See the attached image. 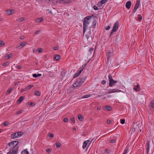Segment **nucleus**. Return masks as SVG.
Returning <instances> with one entry per match:
<instances>
[{
	"label": "nucleus",
	"instance_id": "nucleus-1",
	"mask_svg": "<svg viewBox=\"0 0 154 154\" xmlns=\"http://www.w3.org/2000/svg\"><path fill=\"white\" fill-rule=\"evenodd\" d=\"M19 143V142L17 141H13L9 143L6 146V147L5 150H10L11 151L12 149V150L16 151H18L19 149L17 144Z\"/></svg>",
	"mask_w": 154,
	"mask_h": 154
},
{
	"label": "nucleus",
	"instance_id": "nucleus-2",
	"mask_svg": "<svg viewBox=\"0 0 154 154\" xmlns=\"http://www.w3.org/2000/svg\"><path fill=\"white\" fill-rule=\"evenodd\" d=\"M92 16H88L85 17L83 21V35H84L85 33L88 28V25L91 22L90 19Z\"/></svg>",
	"mask_w": 154,
	"mask_h": 154
},
{
	"label": "nucleus",
	"instance_id": "nucleus-3",
	"mask_svg": "<svg viewBox=\"0 0 154 154\" xmlns=\"http://www.w3.org/2000/svg\"><path fill=\"white\" fill-rule=\"evenodd\" d=\"M23 133L21 132H18L16 133H13L11 136V137L12 139H14L18 138L21 136Z\"/></svg>",
	"mask_w": 154,
	"mask_h": 154
},
{
	"label": "nucleus",
	"instance_id": "nucleus-4",
	"mask_svg": "<svg viewBox=\"0 0 154 154\" xmlns=\"http://www.w3.org/2000/svg\"><path fill=\"white\" fill-rule=\"evenodd\" d=\"M119 26V23L118 22H116V23H115L114 24V26L112 29V30L110 36L111 35H112V33L113 32H116L117 30L118 29V27Z\"/></svg>",
	"mask_w": 154,
	"mask_h": 154
},
{
	"label": "nucleus",
	"instance_id": "nucleus-5",
	"mask_svg": "<svg viewBox=\"0 0 154 154\" xmlns=\"http://www.w3.org/2000/svg\"><path fill=\"white\" fill-rule=\"evenodd\" d=\"M139 3H140V0H137L136 2V3L134 7V9L133 11L132 14H134L136 12L137 9L138 8L139 6Z\"/></svg>",
	"mask_w": 154,
	"mask_h": 154
},
{
	"label": "nucleus",
	"instance_id": "nucleus-6",
	"mask_svg": "<svg viewBox=\"0 0 154 154\" xmlns=\"http://www.w3.org/2000/svg\"><path fill=\"white\" fill-rule=\"evenodd\" d=\"M77 81L78 82L79 86H80L85 82V78H80L79 79H78Z\"/></svg>",
	"mask_w": 154,
	"mask_h": 154
},
{
	"label": "nucleus",
	"instance_id": "nucleus-7",
	"mask_svg": "<svg viewBox=\"0 0 154 154\" xmlns=\"http://www.w3.org/2000/svg\"><path fill=\"white\" fill-rule=\"evenodd\" d=\"M140 124H137V123L134 124L133 126V128L135 131H138L140 127Z\"/></svg>",
	"mask_w": 154,
	"mask_h": 154
},
{
	"label": "nucleus",
	"instance_id": "nucleus-8",
	"mask_svg": "<svg viewBox=\"0 0 154 154\" xmlns=\"http://www.w3.org/2000/svg\"><path fill=\"white\" fill-rule=\"evenodd\" d=\"M121 90L117 89H110L109 90L108 93L109 94H111L116 92H120L121 91Z\"/></svg>",
	"mask_w": 154,
	"mask_h": 154
},
{
	"label": "nucleus",
	"instance_id": "nucleus-9",
	"mask_svg": "<svg viewBox=\"0 0 154 154\" xmlns=\"http://www.w3.org/2000/svg\"><path fill=\"white\" fill-rule=\"evenodd\" d=\"M26 44V43L25 42H23L20 44H19L17 46V48L20 49L22 48Z\"/></svg>",
	"mask_w": 154,
	"mask_h": 154
},
{
	"label": "nucleus",
	"instance_id": "nucleus-10",
	"mask_svg": "<svg viewBox=\"0 0 154 154\" xmlns=\"http://www.w3.org/2000/svg\"><path fill=\"white\" fill-rule=\"evenodd\" d=\"M117 82L118 81H115L113 79L109 82V85L110 87H112L113 86L115 83H117Z\"/></svg>",
	"mask_w": 154,
	"mask_h": 154
},
{
	"label": "nucleus",
	"instance_id": "nucleus-11",
	"mask_svg": "<svg viewBox=\"0 0 154 154\" xmlns=\"http://www.w3.org/2000/svg\"><path fill=\"white\" fill-rule=\"evenodd\" d=\"M131 5V1H128L126 3V7L128 9H130Z\"/></svg>",
	"mask_w": 154,
	"mask_h": 154
},
{
	"label": "nucleus",
	"instance_id": "nucleus-12",
	"mask_svg": "<svg viewBox=\"0 0 154 154\" xmlns=\"http://www.w3.org/2000/svg\"><path fill=\"white\" fill-rule=\"evenodd\" d=\"M87 38V40L88 41L89 39L90 38H91V34L90 32H89L88 33L85 35V33L84 35Z\"/></svg>",
	"mask_w": 154,
	"mask_h": 154
},
{
	"label": "nucleus",
	"instance_id": "nucleus-13",
	"mask_svg": "<svg viewBox=\"0 0 154 154\" xmlns=\"http://www.w3.org/2000/svg\"><path fill=\"white\" fill-rule=\"evenodd\" d=\"M14 11L13 9L8 10L7 11V14L8 15H11L12 14L14 13Z\"/></svg>",
	"mask_w": 154,
	"mask_h": 154
},
{
	"label": "nucleus",
	"instance_id": "nucleus-14",
	"mask_svg": "<svg viewBox=\"0 0 154 154\" xmlns=\"http://www.w3.org/2000/svg\"><path fill=\"white\" fill-rule=\"evenodd\" d=\"M149 142L148 140H147L146 141V152L147 154H148L149 150Z\"/></svg>",
	"mask_w": 154,
	"mask_h": 154
},
{
	"label": "nucleus",
	"instance_id": "nucleus-15",
	"mask_svg": "<svg viewBox=\"0 0 154 154\" xmlns=\"http://www.w3.org/2000/svg\"><path fill=\"white\" fill-rule=\"evenodd\" d=\"M88 140H86L84 141L83 143L82 148L83 149L85 148L87 146V144L88 143Z\"/></svg>",
	"mask_w": 154,
	"mask_h": 154
},
{
	"label": "nucleus",
	"instance_id": "nucleus-16",
	"mask_svg": "<svg viewBox=\"0 0 154 154\" xmlns=\"http://www.w3.org/2000/svg\"><path fill=\"white\" fill-rule=\"evenodd\" d=\"M24 98V97H20L18 98V99L17 100V101L19 103H20L23 100Z\"/></svg>",
	"mask_w": 154,
	"mask_h": 154
},
{
	"label": "nucleus",
	"instance_id": "nucleus-17",
	"mask_svg": "<svg viewBox=\"0 0 154 154\" xmlns=\"http://www.w3.org/2000/svg\"><path fill=\"white\" fill-rule=\"evenodd\" d=\"M73 86L74 88H76L80 86L79 84L77 81H76L75 83L73 84Z\"/></svg>",
	"mask_w": 154,
	"mask_h": 154
},
{
	"label": "nucleus",
	"instance_id": "nucleus-18",
	"mask_svg": "<svg viewBox=\"0 0 154 154\" xmlns=\"http://www.w3.org/2000/svg\"><path fill=\"white\" fill-rule=\"evenodd\" d=\"M60 56L58 54L55 55L54 56V59L56 60H60Z\"/></svg>",
	"mask_w": 154,
	"mask_h": 154
},
{
	"label": "nucleus",
	"instance_id": "nucleus-19",
	"mask_svg": "<svg viewBox=\"0 0 154 154\" xmlns=\"http://www.w3.org/2000/svg\"><path fill=\"white\" fill-rule=\"evenodd\" d=\"M24 19L25 18L24 17H21L20 18L17 19L16 20V21L17 22H21L24 20Z\"/></svg>",
	"mask_w": 154,
	"mask_h": 154
},
{
	"label": "nucleus",
	"instance_id": "nucleus-20",
	"mask_svg": "<svg viewBox=\"0 0 154 154\" xmlns=\"http://www.w3.org/2000/svg\"><path fill=\"white\" fill-rule=\"evenodd\" d=\"M21 154H29V152L27 149H26L21 152Z\"/></svg>",
	"mask_w": 154,
	"mask_h": 154
},
{
	"label": "nucleus",
	"instance_id": "nucleus-21",
	"mask_svg": "<svg viewBox=\"0 0 154 154\" xmlns=\"http://www.w3.org/2000/svg\"><path fill=\"white\" fill-rule=\"evenodd\" d=\"M41 75H42L41 74H36L35 73L33 74V77L35 78H37L38 77L41 76Z\"/></svg>",
	"mask_w": 154,
	"mask_h": 154
},
{
	"label": "nucleus",
	"instance_id": "nucleus-22",
	"mask_svg": "<svg viewBox=\"0 0 154 154\" xmlns=\"http://www.w3.org/2000/svg\"><path fill=\"white\" fill-rule=\"evenodd\" d=\"M43 18L42 17H40L36 19V21L37 23H40L43 21Z\"/></svg>",
	"mask_w": 154,
	"mask_h": 154
},
{
	"label": "nucleus",
	"instance_id": "nucleus-23",
	"mask_svg": "<svg viewBox=\"0 0 154 154\" xmlns=\"http://www.w3.org/2000/svg\"><path fill=\"white\" fill-rule=\"evenodd\" d=\"M106 109L108 111H110L112 110V107L109 106H106L105 107Z\"/></svg>",
	"mask_w": 154,
	"mask_h": 154
},
{
	"label": "nucleus",
	"instance_id": "nucleus-24",
	"mask_svg": "<svg viewBox=\"0 0 154 154\" xmlns=\"http://www.w3.org/2000/svg\"><path fill=\"white\" fill-rule=\"evenodd\" d=\"M83 117L81 115H78V119L79 121H82L83 120Z\"/></svg>",
	"mask_w": 154,
	"mask_h": 154
},
{
	"label": "nucleus",
	"instance_id": "nucleus-25",
	"mask_svg": "<svg viewBox=\"0 0 154 154\" xmlns=\"http://www.w3.org/2000/svg\"><path fill=\"white\" fill-rule=\"evenodd\" d=\"M18 151H14L12 150V152H11L10 151H9L7 152V154H17Z\"/></svg>",
	"mask_w": 154,
	"mask_h": 154
},
{
	"label": "nucleus",
	"instance_id": "nucleus-26",
	"mask_svg": "<svg viewBox=\"0 0 154 154\" xmlns=\"http://www.w3.org/2000/svg\"><path fill=\"white\" fill-rule=\"evenodd\" d=\"M97 23V20H94L93 22L92 27H94L96 26V24Z\"/></svg>",
	"mask_w": 154,
	"mask_h": 154
},
{
	"label": "nucleus",
	"instance_id": "nucleus-27",
	"mask_svg": "<svg viewBox=\"0 0 154 154\" xmlns=\"http://www.w3.org/2000/svg\"><path fill=\"white\" fill-rule=\"evenodd\" d=\"M91 96V95L90 94H87L83 96L82 97H81L82 99L84 98H87L89 97H90Z\"/></svg>",
	"mask_w": 154,
	"mask_h": 154
},
{
	"label": "nucleus",
	"instance_id": "nucleus-28",
	"mask_svg": "<svg viewBox=\"0 0 154 154\" xmlns=\"http://www.w3.org/2000/svg\"><path fill=\"white\" fill-rule=\"evenodd\" d=\"M83 71V69L82 68H80L79 69V70H78V71L77 72H76V73L79 75V74H80L82 72V71Z\"/></svg>",
	"mask_w": 154,
	"mask_h": 154
},
{
	"label": "nucleus",
	"instance_id": "nucleus-29",
	"mask_svg": "<svg viewBox=\"0 0 154 154\" xmlns=\"http://www.w3.org/2000/svg\"><path fill=\"white\" fill-rule=\"evenodd\" d=\"M35 94L37 96H39L41 95V93L38 91H35Z\"/></svg>",
	"mask_w": 154,
	"mask_h": 154
},
{
	"label": "nucleus",
	"instance_id": "nucleus-30",
	"mask_svg": "<svg viewBox=\"0 0 154 154\" xmlns=\"http://www.w3.org/2000/svg\"><path fill=\"white\" fill-rule=\"evenodd\" d=\"M23 110H22V109L20 110H19L18 111L16 112L15 113V114L16 115H17L18 114H21L23 112Z\"/></svg>",
	"mask_w": 154,
	"mask_h": 154
},
{
	"label": "nucleus",
	"instance_id": "nucleus-31",
	"mask_svg": "<svg viewBox=\"0 0 154 154\" xmlns=\"http://www.w3.org/2000/svg\"><path fill=\"white\" fill-rule=\"evenodd\" d=\"M33 86V85H29L27 86L26 88V89L27 90H29Z\"/></svg>",
	"mask_w": 154,
	"mask_h": 154
},
{
	"label": "nucleus",
	"instance_id": "nucleus-32",
	"mask_svg": "<svg viewBox=\"0 0 154 154\" xmlns=\"http://www.w3.org/2000/svg\"><path fill=\"white\" fill-rule=\"evenodd\" d=\"M58 1L60 2L66 3L69 1V0H57Z\"/></svg>",
	"mask_w": 154,
	"mask_h": 154
},
{
	"label": "nucleus",
	"instance_id": "nucleus-33",
	"mask_svg": "<svg viewBox=\"0 0 154 154\" xmlns=\"http://www.w3.org/2000/svg\"><path fill=\"white\" fill-rule=\"evenodd\" d=\"M9 63V62H7L3 63V64H2V66H6L8 65Z\"/></svg>",
	"mask_w": 154,
	"mask_h": 154
},
{
	"label": "nucleus",
	"instance_id": "nucleus-34",
	"mask_svg": "<svg viewBox=\"0 0 154 154\" xmlns=\"http://www.w3.org/2000/svg\"><path fill=\"white\" fill-rule=\"evenodd\" d=\"M111 56V53L110 52H108V53L106 54L107 57L108 59Z\"/></svg>",
	"mask_w": 154,
	"mask_h": 154
},
{
	"label": "nucleus",
	"instance_id": "nucleus-35",
	"mask_svg": "<svg viewBox=\"0 0 154 154\" xmlns=\"http://www.w3.org/2000/svg\"><path fill=\"white\" fill-rule=\"evenodd\" d=\"M56 145L57 147H60L61 146V144L58 141L56 143Z\"/></svg>",
	"mask_w": 154,
	"mask_h": 154
},
{
	"label": "nucleus",
	"instance_id": "nucleus-36",
	"mask_svg": "<svg viewBox=\"0 0 154 154\" xmlns=\"http://www.w3.org/2000/svg\"><path fill=\"white\" fill-rule=\"evenodd\" d=\"M5 43H4L3 41H0V46H4Z\"/></svg>",
	"mask_w": 154,
	"mask_h": 154
},
{
	"label": "nucleus",
	"instance_id": "nucleus-37",
	"mask_svg": "<svg viewBox=\"0 0 154 154\" xmlns=\"http://www.w3.org/2000/svg\"><path fill=\"white\" fill-rule=\"evenodd\" d=\"M109 82L112 80H113L112 78V76H111V75H109Z\"/></svg>",
	"mask_w": 154,
	"mask_h": 154
},
{
	"label": "nucleus",
	"instance_id": "nucleus-38",
	"mask_svg": "<svg viewBox=\"0 0 154 154\" xmlns=\"http://www.w3.org/2000/svg\"><path fill=\"white\" fill-rule=\"evenodd\" d=\"M54 136V134L52 133H51L49 135V137L50 138H53Z\"/></svg>",
	"mask_w": 154,
	"mask_h": 154
},
{
	"label": "nucleus",
	"instance_id": "nucleus-39",
	"mask_svg": "<svg viewBox=\"0 0 154 154\" xmlns=\"http://www.w3.org/2000/svg\"><path fill=\"white\" fill-rule=\"evenodd\" d=\"M108 0H102L100 2L103 4L105 3Z\"/></svg>",
	"mask_w": 154,
	"mask_h": 154
},
{
	"label": "nucleus",
	"instance_id": "nucleus-40",
	"mask_svg": "<svg viewBox=\"0 0 154 154\" xmlns=\"http://www.w3.org/2000/svg\"><path fill=\"white\" fill-rule=\"evenodd\" d=\"M51 150L50 148H47L46 149V151L48 153H49L50 152H51Z\"/></svg>",
	"mask_w": 154,
	"mask_h": 154
},
{
	"label": "nucleus",
	"instance_id": "nucleus-41",
	"mask_svg": "<svg viewBox=\"0 0 154 154\" xmlns=\"http://www.w3.org/2000/svg\"><path fill=\"white\" fill-rule=\"evenodd\" d=\"M138 18L139 19V21H140L142 19V17L140 15H138Z\"/></svg>",
	"mask_w": 154,
	"mask_h": 154
},
{
	"label": "nucleus",
	"instance_id": "nucleus-42",
	"mask_svg": "<svg viewBox=\"0 0 154 154\" xmlns=\"http://www.w3.org/2000/svg\"><path fill=\"white\" fill-rule=\"evenodd\" d=\"M93 48H91L89 50V51L90 53L91 54H92V53L93 52Z\"/></svg>",
	"mask_w": 154,
	"mask_h": 154
},
{
	"label": "nucleus",
	"instance_id": "nucleus-43",
	"mask_svg": "<svg viewBox=\"0 0 154 154\" xmlns=\"http://www.w3.org/2000/svg\"><path fill=\"white\" fill-rule=\"evenodd\" d=\"M103 5L101 2H100L98 3V5L99 7H101Z\"/></svg>",
	"mask_w": 154,
	"mask_h": 154
},
{
	"label": "nucleus",
	"instance_id": "nucleus-44",
	"mask_svg": "<svg viewBox=\"0 0 154 154\" xmlns=\"http://www.w3.org/2000/svg\"><path fill=\"white\" fill-rule=\"evenodd\" d=\"M125 120L124 119H122L121 120V123L122 124H123L125 123Z\"/></svg>",
	"mask_w": 154,
	"mask_h": 154
},
{
	"label": "nucleus",
	"instance_id": "nucleus-45",
	"mask_svg": "<svg viewBox=\"0 0 154 154\" xmlns=\"http://www.w3.org/2000/svg\"><path fill=\"white\" fill-rule=\"evenodd\" d=\"M151 107L153 108H154V101H152L151 102Z\"/></svg>",
	"mask_w": 154,
	"mask_h": 154
},
{
	"label": "nucleus",
	"instance_id": "nucleus-46",
	"mask_svg": "<svg viewBox=\"0 0 154 154\" xmlns=\"http://www.w3.org/2000/svg\"><path fill=\"white\" fill-rule=\"evenodd\" d=\"M79 76V75L76 73L73 76V78H75Z\"/></svg>",
	"mask_w": 154,
	"mask_h": 154
},
{
	"label": "nucleus",
	"instance_id": "nucleus-47",
	"mask_svg": "<svg viewBox=\"0 0 154 154\" xmlns=\"http://www.w3.org/2000/svg\"><path fill=\"white\" fill-rule=\"evenodd\" d=\"M70 119L71 121L73 123H75V120L74 119V118L73 117H72Z\"/></svg>",
	"mask_w": 154,
	"mask_h": 154
},
{
	"label": "nucleus",
	"instance_id": "nucleus-48",
	"mask_svg": "<svg viewBox=\"0 0 154 154\" xmlns=\"http://www.w3.org/2000/svg\"><path fill=\"white\" fill-rule=\"evenodd\" d=\"M7 59H8L11 57V54H9L7 55Z\"/></svg>",
	"mask_w": 154,
	"mask_h": 154
},
{
	"label": "nucleus",
	"instance_id": "nucleus-49",
	"mask_svg": "<svg viewBox=\"0 0 154 154\" xmlns=\"http://www.w3.org/2000/svg\"><path fill=\"white\" fill-rule=\"evenodd\" d=\"M30 105L31 106H35V104L33 103V102H30Z\"/></svg>",
	"mask_w": 154,
	"mask_h": 154
},
{
	"label": "nucleus",
	"instance_id": "nucleus-50",
	"mask_svg": "<svg viewBox=\"0 0 154 154\" xmlns=\"http://www.w3.org/2000/svg\"><path fill=\"white\" fill-rule=\"evenodd\" d=\"M12 89L11 88H9L7 91V92L8 93H10L11 91H12Z\"/></svg>",
	"mask_w": 154,
	"mask_h": 154
},
{
	"label": "nucleus",
	"instance_id": "nucleus-51",
	"mask_svg": "<svg viewBox=\"0 0 154 154\" xmlns=\"http://www.w3.org/2000/svg\"><path fill=\"white\" fill-rule=\"evenodd\" d=\"M93 8L95 10H98V7L96 5H94L93 6Z\"/></svg>",
	"mask_w": 154,
	"mask_h": 154
},
{
	"label": "nucleus",
	"instance_id": "nucleus-52",
	"mask_svg": "<svg viewBox=\"0 0 154 154\" xmlns=\"http://www.w3.org/2000/svg\"><path fill=\"white\" fill-rule=\"evenodd\" d=\"M116 140L115 139L112 140H110V142L111 143H114L116 142Z\"/></svg>",
	"mask_w": 154,
	"mask_h": 154
},
{
	"label": "nucleus",
	"instance_id": "nucleus-53",
	"mask_svg": "<svg viewBox=\"0 0 154 154\" xmlns=\"http://www.w3.org/2000/svg\"><path fill=\"white\" fill-rule=\"evenodd\" d=\"M128 152V149H126V148L123 152V153H125V154H126Z\"/></svg>",
	"mask_w": 154,
	"mask_h": 154
},
{
	"label": "nucleus",
	"instance_id": "nucleus-54",
	"mask_svg": "<svg viewBox=\"0 0 154 154\" xmlns=\"http://www.w3.org/2000/svg\"><path fill=\"white\" fill-rule=\"evenodd\" d=\"M42 50H43V49L42 48H39L38 49V52L39 53H41L42 51Z\"/></svg>",
	"mask_w": 154,
	"mask_h": 154
},
{
	"label": "nucleus",
	"instance_id": "nucleus-55",
	"mask_svg": "<svg viewBox=\"0 0 154 154\" xmlns=\"http://www.w3.org/2000/svg\"><path fill=\"white\" fill-rule=\"evenodd\" d=\"M54 50H57L58 49V48L57 47H55L53 48Z\"/></svg>",
	"mask_w": 154,
	"mask_h": 154
},
{
	"label": "nucleus",
	"instance_id": "nucleus-56",
	"mask_svg": "<svg viewBox=\"0 0 154 154\" xmlns=\"http://www.w3.org/2000/svg\"><path fill=\"white\" fill-rule=\"evenodd\" d=\"M63 121L65 122H67L68 121V119L67 118H65L63 119Z\"/></svg>",
	"mask_w": 154,
	"mask_h": 154
},
{
	"label": "nucleus",
	"instance_id": "nucleus-57",
	"mask_svg": "<svg viewBox=\"0 0 154 154\" xmlns=\"http://www.w3.org/2000/svg\"><path fill=\"white\" fill-rule=\"evenodd\" d=\"M112 122L110 120H107V123L108 124H110Z\"/></svg>",
	"mask_w": 154,
	"mask_h": 154
},
{
	"label": "nucleus",
	"instance_id": "nucleus-58",
	"mask_svg": "<svg viewBox=\"0 0 154 154\" xmlns=\"http://www.w3.org/2000/svg\"><path fill=\"white\" fill-rule=\"evenodd\" d=\"M4 125L5 126H7L8 124V122H5L4 123Z\"/></svg>",
	"mask_w": 154,
	"mask_h": 154
},
{
	"label": "nucleus",
	"instance_id": "nucleus-59",
	"mask_svg": "<svg viewBox=\"0 0 154 154\" xmlns=\"http://www.w3.org/2000/svg\"><path fill=\"white\" fill-rule=\"evenodd\" d=\"M37 51V50L35 49H33L32 51V52L33 53H35Z\"/></svg>",
	"mask_w": 154,
	"mask_h": 154
},
{
	"label": "nucleus",
	"instance_id": "nucleus-60",
	"mask_svg": "<svg viewBox=\"0 0 154 154\" xmlns=\"http://www.w3.org/2000/svg\"><path fill=\"white\" fill-rule=\"evenodd\" d=\"M110 27L109 26H108L106 28V30H108L110 29Z\"/></svg>",
	"mask_w": 154,
	"mask_h": 154
},
{
	"label": "nucleus",
	"instance_id": "nucleus-61",
	"mask_svg": "<svg viewBox=\"0 0 154 154\" xmlns=\"http://www.w3.org/2000/svg\"><path fill=\"white\" fill-rule=\"evenodd\" d=\"M106 82L105 80H103L102 82L101 83L103 85H104L106 83Z\"/></svg>",
	"mask_w": 154,
	"mask_h": 154
},
{
	"label": "nucleus",
	"instance_id": "nucleus-62",
	"mask_svg": "<svg viewBox=\"0 0 154 154\" xmlns=\"http://www.w3.org/2000/svg\"><path fill=\"white\" fill-rule=\"evenodd\" d=\"M40 30H38L37 31H36L35 32V34H38L40 32Z\"/></svg>",
	"mask_w": 154,
	"mask_h": 154
},
{
	"label": "nucleus",
	"instance_id": "nucleus-63",
	"mask_svg": "<svg viewBox=\"0 0 154 154\" xmlns=\"http://www.w3.org/2000/svg\"><path fill=\"white\" fill-rule=\"evenodd\" d=\"M17 68L18 69H20L22 68V66H21L19 65L17 66Z\"/></svg>",
	"mask_w": 154,
	"mask_h": 154
},
{
	"label": "nucleus",
	"instance_id": "nucleus-64",
	"mask_svg": "<svg viewBox=\"0 0 154 154\" xmlns=\"http://www.w3.org/2000/svg\"><path fill=\"white\" fill-rule=\"evenodd\" d=\"M137 88H133V89L134 90V91H137Z\"/></svg>",
	"mask_w": 154,
	"mask_h": 154
}]
</instances>
